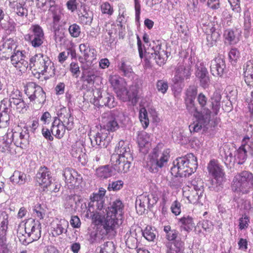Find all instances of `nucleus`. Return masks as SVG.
<instances>
[{
  "instance_id": "obj_1",
  "label": "nucleus",
  "mask_w": 253,
  "mask_h": 253,
  "mask_svg": "<svg viewBox=\"0 0 253 253\" xmlns=\"http://www.w3.org/2000/svg\"><path fill=\"white\" fill-rule=\"evenodd\" d=\"M29 133L26 127L16 126L10 132H7L0 140V150L4 152L11 142L22 149H26L29 144Z\"/></svg>"
},
{
  "instance_id": "obj_2",
  "label": "nucleus",
  "mask_w": 253,
  "mask_h": 253,
  "mask_svg": "<svg viewBox=\"0 0 253 253\" xmlns=\"http://www.w3.org/2000/svg\"><path fill=\"white\" fill-rule=\"evenodd\" d=\"M57 116L52 123L51 132L56 138L61 139L65 135L66 130H71L73 128L74 118L70 110L64 107L58 111Z\"/></svg>"
},
{
  "instance_id": "obj_3",
  "label": "nucleus",
  "mask_w": 253,
  "mask_h": 253,
  "mask_svg": "<svg viewBox=\"0 0 253 253\" xmlns=\"http://www.w3.org/2000/svg\"><path fill=\"white\" fill-rule=\"evenodd\" d=\"M198 168L197 159L193 154L189 153L179 157L173 162L171 173L176 177L189 176L194 173Z\"/></svg>"
},
{
  "instance_id": "obj_4",
  "label": "nucleus",
  "mask_w": 253,
  "mask_h": 253,
  "mask_svg": "<svg viewBox=\"0 0 253 253\" xmlns=\"http://www.w3.org/2000/svg\"><path fill=\"white\" fill-rule=\"evenodd\" d=\"M29 66L36 74L48 79L55 75V68L53 63L42 53H37L30 58Z\"/></svg>"
},
{
  "instance_id": "obj_5",
  "label": "nucleus",
  "mask_w": 253,
  "mask_h": 253,
  "mask_svg": "<svg viewBox=\"0 0 253 253\" xmlns=\"http://www.w3.org/2000/svg\"><path fill=\"white\" fill-rule=\"evenodd\" d=\"M41 224L35 219L29 218L24 224L20 223L17 228V236L20 242L23 244L26 242V235L31 237L33 241L38 240L41 236Z\"/></svg>"
},
{
  "instance_id": "obj_6",
  "label": "nucleus",
  "mask_w": 253,
  "mask_h": 253,
  "mask_svg": "<svg viewBox=\"0 0 253 253\" xmlns=\"http://www.w3.org/2000/svg\"><path fill=\"white\" fill-rule=\"evenodd\" d=\"M109 82L117 97L124 102L130 101L136 99L137 94L127 89V84L124 79L118 75H110Z\"/></svg>"
},
{
  "instance_id": "obj_7",
  "label": "nucleus",
  "mask_w": 253,
  "mask_h": 253,
  "mask_svg": "<svg viewBox=\"0 0 253 253\" xmlns=\"http://www.w3.org/2000/svg\"><path fill=\"white\" fill-rule=\"evenodd\" d=\"M211 100L212 112H211L210 110H207L205 114L198 113V115H195L197 119L196 121L189 126L191 132H198L201 129L202 127L207 126L211 121V114H212L213 116H215L218 113L220 109V99H218V100L215 99L213 101V99L211 98Z\"/></svg>"
},
{
  "instance_id": "obj_8",
  "label": "nucleus",
  "mask_w": 253,
  "mask_h": 253,
  "mask_svg": "<svg viewBox=\"0 0 253 253\" xmlns=\"http://www.w3.org/2000/svg\"><path fill=\"white\" fill-rule=\"evenodd\" d=\"M231 188L237 193H248L253 189V174L246 170L238 173L233 178Z\"/></svg>"
},
{
  "instance_id": "obj_9",
  "label": "nucleus",
  "mask_w": 253,
  "mask_h": 253,
  "mask_svg": "<svg viewBox=\"0 0 253 253\" xmlns=\"http://www.w3.org/2000/svg\"><path fill=\"white\" fill-rule=\"evenodd\" d=\"M24 91L30 101L38 107H42L45 101V93L42 88L35 83H28L25 86Z\"/></svg>"
},
{
  "instance_id": "obj_10",
  "label": "nucleus",
  "mask_w": 253,
  "mask_h": 253,
  "mask_svg": "<svg viewBox=\"0 0 253 253\" xmlns=\"http://www.w3.org/2000/svg\"><path fill=\"white\" fill-rule=\"evenodd\" d=\"M170 151L169 149H166L163 151L159 150V148L157 146L153 150L152 157L150 162L147 164L150 170L154 171L158 168H162L166 167L170 158Z\"/></svg>"
},
{
  "instance_id": "obj_11",
  "label": "nucleus",
  "mask_w": 253,
  "mask_h": 253,
  "mask_svg": "<svg viewBox=\"0 0 253 253\" xmlns=\"http://www.w3.org/2000/svg\"><path fill=\"white\" fill-rule=\"evenodd\" d=\"M209 174L215 180L219 185L226 180V175L223 167L215 159L211 160L208 164Z\"/></svg>"
},
{
  "instance_id": "obj_12",
  "label": "nucleus",
  "mask_w": 253,
  "mask_h": 253,
  "mask_svg": "<svg viewBox=\"0 0 253 253\" xmlns=\"http://www.w3.org/2000/svg\"><path fill=\"white\" fill-rule=\"evenodd\" d=\"M30 31V34L26 35L25 39L34 48L40 47L43 44L44 39L43 29L39 25L34 24L31 26Z\"/></svg>"
},
{
  "instance_id": "obj_13",
  "label": "nucleus",
  "mask_w": 253,
  "mask_h": 253,
  "mask_svg": "<svg viewBox=\"0 0 253 253\" xmlns=\"http://www.w3.org/2000/svg\"><path fill=\"white\" fill-rule=\"evenodd\" d=\"M191 75V67L184 62H179L175 68V74L172 79L174 84L183 82L184 80L190 78Z\"/></svg>"
},
{
  "instance_id": "obj_14",
  "label": "nucleus",
  "mask_w": 253,
  "mask_h": 253,
  "mask_svg": "<svg viewBox=\"0 0 253 253\" xmlns=\"http://www.w3.org/2000/svg\"><path fill=\"white\" fill-rule=\"evenodd\" d=\"M111 162L115 170L118 172L126 173L129 170L132 161H129L126 158L112 155Z\"/></svg>"
},
{
  "instance_id": "obj_15",
  "label": "nucleus",
  "mask_w": 253,
  "mask_h": 253,
  "mask_svg": "<svg viewBox=\"0 0 253 253\" xmlns=\"http://www.w3.org/2000/svg\"><path fill=\"white\" fill-rule=\"evenodd\" d=\"M121 223L122 222L120 223V218H118V217L111 215L110 213H107L106 216L101 226L103 230L108 235L111 233L116 232V230Z\"/></svg>"
},
{
  "instance_id": "obj_16",
  "label": "nucleus",
  "mask_w": 253,
  "mask_h": 253,
  "mask_svg": "<svg viewBox=\"0 0 253 253\" xmlns=\"http://www.w3.org/2000/svg\"><path fill=\"white\" fill-rule=\"evenodd\" d=\"M36 180L43 191L46 190L52 181L51 173L46 167H41L37 172Z\"/></svg>"
},
{
  "instance_id": "obj_17",
  "label": "nucleus",
  "mask_w": 253,
  "mask_h": 253,
  "mask_svg": "<svg viewBox=\"0 0 253 253\" xmlns=\"http://www.w3.org/2000/svg\"><path fill=\"white\" fill-rule=\"evenodd\" d=\"M226 64L225 60L220 57H215L211 61L210 71L214 77H221L225 73Z\"/></svg>"
},
{
  "instance_id": "obj_18",
  "label": "nucleus",
  "mask_w": 253,
  "mask_h": 253,
  "mask_svg": "<svg viewBox=\"0 0 253 253\" xmlns=\"http://www.w3.org/2000/svg\"><path fill=\"white\" fill-rule=\"evenodd\" d=\"M152 49L155 55V59L156 63L160 66L164 65L168 58V52L162 48L160 41L153 42Z\"/></svg>"
},
{
  "instance_id": "obj_19",
  "label": "nucleus",
  "mask_w": 253,
  "mask_h": 253,
  "mask_svg": "<svg viewBox=\"0 0 253 253\" xmlns=\"http://www.w3.org/2000/svg\"><path fill=\"white\" fill-rule=\"evenodd\" d=\"M103 128L108 132H114L119 127V125L114 115L108 113L104 115L102 119Z\"/></svg>"
},
{
  "instance_id": "obj_20",
  "label": "nucleus",
  "mask_w": 253,
  "mask_h": 253,
  "mask_svg": "<svg viewBox=\"0 0 253 253\" xmlns=\"http://www.w3.org/2000/svg\"><path fill=\"white\" fill-rule=\"evenodd\" d=\"M107 131L105 129L101 128L93 139H91L92 145L94 146L96 145L101 147H106L110 141L108 137L109 132Z\"/></svg>"
},
{
  "instance_id": "obj_21",
  "label": "nucleus",
  "mask_w": 253,
  "mask_h": 253,
  "mask_svg": "<svg viewBox=\"0 0 253 253\" xmlns=\"http://www.w3.org/2000/svg\"><path fill=\"white\" fill-rule=\"evenodd\" d=\"M68 222L66 220H56L51 223L50 233L53 237H57L67 232Z\"/></svg>"
},
{
  "instance_id": "obj_22",
  "label": "nucleus",
  "mask_w": 253,
  "mask_h": 253,
  "mask_svg": "<svg viewBox=\"0 0 253 253\" xmlns=\"http://www.w3.org/2000/svg\"><path fill=\"white\" fill-rule=\"evenodd\" d=\"M115 152L119 157L126 158L127 160L133 161V158L130 151L128 144L123 140H120L115 148Z\"/></svg>"
},
{
  "instance_id": "obj_23",
  "label": "nucleus",
  "mask_w": 253,
  "mask_h": 253,
  "mask_svg": "<svg viewBox=\"0 0 253 253\" xmlns=\"http://www.w3.org/2000/svg\"><path fill=\"white\" fill-rule=\"evenodd\" d=\"M62 175L64 178V180L67 183H72L74 184H79L82 181V177L75 170L66 168L62 170Z\"/></svg>"
},
{
  "instance_id": "obj_24",
  "label": "nucleus",
  "mask_w": 253,
  "mask_h": 253,
  "mask_svg": "<svg viewBox=\"0 0 253 253\" xmlns=\"http://www.w3.org/2000/svg\"><path fill=\"white\" fill-rule=\"evenodd\" d=\"M108 235L102 229L101 226L94 227L93 230L89 233L88 241L91 244L100 243Z\"/></svg>"
},
{
  "instance_id": "obj_25",
  "label": "nucleus",
  "mask_w": 253,
  "mask_h": 253,
  "mask_svg": "<svg viewBox=\"0 0 253 253\" xmlns=\"http://www.w3.org/2000/svg\"><path fill=\"white\" fill-rule=\"evenodd\" d=\"M17 45L13 40H7L0 46V57L8 59L11 55L12 51L16 50Z\"/></svg>"
},
{
  "instance_id": "obj_26",
  "label": "nucleus",
  "mask_w": 253,
  "mask_h": 253,
  "mask_svg": "<svg viewBox=\"0 0 253 253\" xmlns=\"http://www.w3.org/2000/svg\"><path fill=\"white\" fill-rule=\"evenodd\" d=\"M250 142V137L248 135L245 136L242 141L241 146L237 150L235 155L236 159L238 161V164L242 165L245 163L247 158V151L245 147Z\"/></svg>"
},
{
  "instance_id": "obj_27",
  "label": "nucleus",
  "mask_w": 253,
  "mask_h": 253,
  "mask_svg": "<svg viewBox=\"0 0 253 253\" xmlns=\"http://www.w3.org/2000/svg\"><path fill=\"white\" fill-rule=\"evenodd\" d=\"M202 193L203 191L200 189L197 190L195 188L188 187L183 190V195L188 200L189 203L195 204L198 203Z\"/></svg>"
},
{
  "instance_id": "obj_28",
  "label": "nucleus",
  "mask_w": 253,
  "mask_h": 253,
  "mask_svg": "<svg viewBox=\"0 0 253 253\" xmlns=\"http://www.w3.org/2000/svg\"><path fill=\"white\" fill-rule=\"evenodd\" d=\"M85 217L91 219V223L94 225V227L101 226L105 219V211H91L90 209H88L86 212Z\"/></svg>"
},
{
  "instance_id": "obj_29",
  "label": "nucleus",
  "mask_w": 253,
  "mask_h": 253,
  "mask_svg": "<svg viewBox=\"0 0 253 253\" xmlns=\"http://www.w3.org/2000/svg\"><path fill=\"white\" fill-rule=\"evenodd\" d=\"M137 143L143 153H147L151 146L150 136L146 132L140 133L137 137Z\"/></svg>"
},
{
  "instance_id": "obj_30",
  "label": "nucleus",
  "mask_w": 253,
  "mask_h": 253,
  "mask_svg": "<svg viewBox=\"0 0 253 253\" xmlns=\"http://www.w3.org/2000/svg\"><path fill=\"white\" fill-rule=\"evenodd\" d=\"M30 177L24 172L16 170L10 177V180L14 185L22 186L28 182Z\"/></svg>"
},
{
  "instance_id": "obj_31",
  "label": "nucleus",
  "mask_w": 253,
  "mask_h": 253,
  "mask_svg": "<svg viewBox=\"0 0 253 253\" xmlns=\"http://www.w3.org/2000/svg\"><path fill=\"white\" fill-rule=\"evenodd\" d=\"M124 207V206L122 202L120 200L117 199L112 203L110 208H108V211L107 213H110L111 215L118 217V218H120V217L121 218L123 215Z\"/></svg>"
},
{
  "instance_id": "obj_32",
  "label": "nucleus",
  "mask_w": 253,
  "mask_h": 253,
  "mask_svg": "<svg viewBox=\"0 0 253 253\" xmlns=\"http://www.w3.org/2000/svg\"><path fill=\"white\" fill-rule=\"evenodd\" d=\"M167 253H182L184 250V243L181 240H175L166 244Z\"/></svg>"
},
{
  "instance_id": "obj_33",
  "label": "nucleus",
  "mask_w": 253,
  "mask_h": 253,
  "mask_svg": "<svg viewBox=\"0 0 253 253\" xmlns=\"http://www.w3.org/2000/svg\"><path fill=\"white\" fill-rule=\"evenodd\" d=\"M244 77L248 85H253V61H248L244 66Z\"/></svg>"
},
{
  "instance_id": "obj_34",
  "label": "nucleus",
  "mask_w": 253,
  "mask_h": 253,
  "mask_svg": "<svg viewBox=\"0 0 253 253\" xmlns=\"http://www.w3.org/2000/svg\"><path fill=\"white\" fill-rule=\"evenodd\" d=\"M108 93H105L103 95L100 89H97L94 95V98L90 100V102L97 107L104 106L107 97Z\"/></svg>"
},
{
  "instance_id": "obj_35",
  "label": "nucleus",
  "mask_w": 253,
  "mask_h": 253,
  "mask_svg": "<svg viewBox=\"0 0 253 253\" xmlns=\"http://www.w3.org/2000/svg\"><path fill=\"white\" fill-rule=\"evenodd\" d=\"M136 234H135V236H133V231L130 229L128 231L126 232L125 236V239H126V246L129 249H135L137 247V239L136 237Z\"/></svg>"
},
{
  "instance_id": "obj_36",
  "label": "nucleus",
  "mask_w": 253,
  "mask_h": 253,
  "mask_svg": "<svg viewBox=\"0 0 253 253\" xmlns=\"http://www.w3.org/2000/svg\"><path fill=\"white\" fill-rule=\"evenodd\" d=\"M112 170L109 165L101 166L96 169L95 174L98 177L107 178L112 175Z\"/></svg>"
},
{
  "instance_id": "obj_37",
  "label": "nucleus",
  "mask_w": 253,
  "mask_h": 253,
  "mask_svg": "<svg viewBox=\"0 0 253 253\" xmlns=\"http://www.w3.org/2000/svg\"><path fill=\"white\" fill-rule=\"evenodd\" d=\"M51 13L52 18V27L53 29L56 31L59 30L60 22L62 18L61 12L58 9H55L51 10Z\"/></svg>"
},
{
  "instance_id": "obj_38",
  "label": "nucleus",
  "mask_w": 253,
  "mask_h": 253,
  "mask_svg": "<svg viewBox=\"0 0 253 253\" xmlns=\"http://www.w3.org/2000/svg\"><path fill=\"white\" fill-rule=\"evenodd\" d=\"M179 222L181 224L183 229L186 231L191 230L194 225L193 219L189 215L180 218Z\"/></svg>"
},
{
  "instance_id": "obj_39",
  "label": "nucleus",
  "mask_w": 253,
  "mask_h": 253,
  "mask_svg": "<svg viewBox=\"0 0 253 253\" xmlns=\"http://www.w3.org/2000/svg\"><path fill=\"white\" fill-rule=\"evenodd\" d=\"M164 231L166 233V238L168 241H175L178 234L177 230L172 229L170 225H167L164 227Z\"/></svg>"
},
{
  "instance_id": "obj_40",
  "label": "nucleus",
  "mask_w": 253,
  "mask_h": 253,
  "mask_svg": "<svg viewBox=\"0 0 253 253\" xmlns=\"http://www.w3.org/2000/svg\"><path fill=\"white\" fill-rule=\"evenodd\" d=\"M99 77L97 71H89L87 72L86 75L82 77V80L84 82H86L89 84H93L95 79Z\"/></svg>"
},
{
  "instance_id": "obj_41",
  "label": "nucleus",
  "mask_w": 253,
  "mask_h": 253,
  "mask_svg": "<svg viewBox=\"0 0 253 253\" xmlns=\"http://www.w3.org/2000/svg\"><path fill=\"white\" fill-rule=\"evenodd\" d=\"M139 118L144 128H147L149 125L148 113L145 108H141L139 110Z\"/></svg>"
},
{
  "instance_id": "obj_42",
  "label": "nucleus",
  "mask_w": 253,
  "mask_h": 253,
  "mask_svg": "<svg viewBox=\"0 0 253 253\" xmlns=\"http://www.w3.org/2000/svg\"><path fill=\"white\" fill-rule=\"evenodd\" d=\"M223 36L229 44H235L237 42V39L233 30L227 29L224 32Z\"/></svg>"
},
{
  "instance_id": "obj_43",
  "label": "nucleus",
  "mask_w": 253,
  "mask_h": 253,
  "mask_svg": "<svg viewBox=\"0 0 253 253\" xmlns=\"http://www.w3.org/2000/svg\"><path fill=\"white\" fill-rule=\"evenodd\" d=\"M154 231V230L151 226H147L142 231V235L147 241H153L156 237Z\"/></svg>"
},
{
  "instance_id": "obj_44",
  "label": "nucleus",
  "mask_w": 253,
  "mask_h": 253,
  "mask_svg": "<svg viewBox=\"0 0 253 253\" xmlns=\"http://www.w3.org/2000/svg\"><path fill=\"white\" fill-rule=\"evenodd\" d=\"M250 217L246 214H242L239 219V228L240 230L247 229L249 226Z\"/></svg>"
},
{
  "instance_id": "obj_45",
  "label": "nucleus",
  "mask_w": 253,
  "mask_h": 253,
  "mask_svg": "<svg viewBox=\"0 0 253 253\" xmlns=\"http://www.w3.org/2000/svg\"><path fill=\"white\" fill-rule=\"evenodd\" d=\"M82 153V147L81 142L77 141L72 146L71 154L73 157L79 158Z\"/></svg>"
},
{
  "instance_id": "obj_46",
  "label": "nucleus",
  "mask_w": 253,
  "mask_h": 253,
  "mask_svg": "<svg viewBox=\"0 0 253 253\" xmlns=\"http://www.w3.org/2000/svg\"><path fill=\"white\" fill-rule=\"evenodd\" d=\"M26 3H22L21 4L17 3L15 5H10L9 4V6L12 9H14L16 14L20 16H23L25 15H27V9L24 7Z\"/></svg>"
},
{
  "instance_id": "obj_47",
  "label": "nucleus",
  "mask_w": 253,
  "mask_h": 253,
  "mask_svg": "<svg viewBox=\"0 0 253 253\" xmlns=\"http://www.w3.org/2000/svg\"><path fill=\"white\" fill-rule=\"evenodd\" d=\"M70 35L74 38L80 36L81 33V27L76 23H74L69 26L68 28Z\"/></svg>"
},
{
  "instance_id": "obj_48",
  "label": "nucleus",
  "mask_w": 253,
  "mask_h": 253,
  "mask_svg": "<svg viewBox=\"0 0 253 253\" xmlns=\"http://www.w3.org/2000/svg\"><path fill=\"white\" fill-rule=\"evenodd\" d=\"M115 246L113 242L107 241L101 247L100 253H114Z\"/></svg>"
},
{
  "instance_id": "obj_49",
  "label": "nucleus",
  "mask_w": 253,
  "mask_h": 253,
  "mask_svg": "<svg viewBox=\"0 0 253 253\" xmlns=\"http://www.w3.org/2000/svg\"><path fill=\"white\" fill-rule=\"evenodd\" d=\"M7 217L5 218L0 212V234L1 236L5 235L8 228Z\"/></svg>"
},
{
  "instance_id": "obj_50",
  "label": "nucleus",
  "mask_w": 253,
  "mask_h": 253,
  "mask_svg": "<svg viewBox=\"0 0 253 253\" xmlns=\"http://www.w3.org/2000/svg\"><path fill=\"white\" fill-rule=\"evenodd\" d=\"M11 64L14 65L20 60L24 58L23 52L20 50H14L13 53L10 56Z\"/></svg>"
},
{
  "instance_id": "obj_51",
  "label": "nucleus",
  "mask_w": 253,
  "mask_h": 253,
  "mask_svg": "<svg viewBox=\"0 0 253 253\" xmlns=\"http://www.w3.org/2000/svg\"><path fill=\"white\" fill-rule=\"evenodd\" d=\"M197 101L202 109V111L200 113L205 114L206 111L208 110L206 109L205 108L208 102V98L203 93H200L198 96Z\"/></svg>"
},
{
  "instance_id": "obj_52",
  "label": "nucleus",
  "mask_w": 253,
  "mask_h": 253,
  "mask_svg": "<svg viewBox=\"0 0 253 253\" xmlns=\"http://www.w3.org/2000/svg\"><path fill=\"white\" fill-rule=\"evenodd\" d=\"M209 26L210 27V31L209 32L210 33H208L207 39L208 41L211 40V44H213L216 42V41L219 38V35L218 33L215 32V29L212 25H211V26Z\"/></svg>"
},
{
  "instance_id": "obj_53",
  "label": "nucleus",
  "mask_w": 253,
  "mask_h": 253,
  "mask_svg": "<svg viewBox=\"0 0 253 253\" xmlns=\"http://www.w3.org/2000/svg\"><path fill=\"white\" fill-rule=\"evenodd\" d=\"M197 94V87L194 85H190L186 91L185 99L195 100Z\"/></svg>"
},
{
  "instance_id": "obj_54",
  "label": "nucleus",
  "mask_w": 253,
  "mask_h": 253,
  "mask_svg": "<svg viewBox=\"0 0 253 253\" xmlns=\"http://www.w3.org/2000/svg\"><path fill=\"white\" fill-rule=\"evenodd\" d=\"M168 82L163 80H159L157 82L156 88L159 92L163 94L167 92L168 89Z\"/></svg>"
},
{
  "instance_id": "obj_55",
  "label": "nucleus",
  "mask_w": 253,
  "mask_h": 253,
  "mask_svg": "<svg viewBox=\"0 0 253 253\" xmlns=\"http://www.w3.org/2000/svg\"><path fill=\"white\" fill-rule=\"evenodd\" d=\"M97 52L95 48H91L88 50L85 55H84V58L86 62L92 63L96 59Z\"/></svg>"
},
{
  "instance_id": "obj_56",
  "label": "nucleus",
  "mask_w": 253,
  "mask_h": 253,
  "mask_svg": "<svg viewBox=\"0 0 253 253\" xmlns=\"http://www.w3.org/2000/svg\"><path fill=\"white\" fill-rule=\"evenodd\" d=\"M101 11L104 14L111 16L114 12L113 6L108 2H104L101 5Z\"/></svg>"
},
{
  "instance_id": "obj_57",
  "label": "nucleus",
  "mask_w": 253,
  "mask_h": 253,
  "mask_svg": "<svg viewBox=\"0 0 253 253\" xmlns=\"http://www.w3.org/2000/svg\"><path fill=\"white\" fill-rule=\"evenodd\" d=\"M120 70L123 72L125 76H129L132 73V69L131 66L124 61H122L119 67Z\"/></svg>"
},
{
  "instance_id": "obj_58",
  "label": "nucleus",
  "mask_w": 253,
  "mask_h": 253,
  "mask_svg": "<svg viewBox=\"0 0 253 253\" xmlns=\"http://www.w3.org/2000/svg\"><path fill=\"white\" fill-rule=\"evenodd\" d=\"M34 213L36 216L40 219L43 218L45 215V211L42 205L40 204H36L34 209Z\"/></svg>"
},
{
  "instance_id": "obj_59",
  "label": "nucleus",
  "mask_w": 253,
  "mask_h": 253,
  "mask_svg": "<svg viewBox=\"0 0 253 253\" xmlns=\"http://www.w3.org/2000/svg\"><path fill=\"white\" fill-rule=\"evenodd\" d=\"M147 196L149 203V207L152 208L158 201V194L156 191H155L147 194Z\"/></svg>"
},
{
  "instance_id": "obj_60",
  "label": "nucleus",
  "mask_w": 253,
  "mask_h": 253,
  "mask_svg": "<svg viewBox=\"0 0 253 253\" xmlns=\"http://www.w3.org/2000/svg\"><path fill=\"white\" fill-rule=\"evenodd\" d=\"M28 65H29V63H28V62L24 58L22 60H20L19 62H17L13 66L20 72H23L27 70Z\"/></svg>"
},
{
  "instance_id": "obj_61",
  "label": "nucleus",
  "mask_w": 253,
  "mask_h": 253,
  "mask_svg": "<svg viewBox=\"0 0 253 253\" xmlns=\"http://www.w3.org/2000/svg\"><path fill=\"white\" fill-rule=\"evenodd\" d=\"M124 182L122 180H117L110 183L108 186L109 191H117L120 190L123 186Z\"/></svg>"
},
{
  "instance_id": "obj_62",
  "label": "nucleus",
  "mask_w": 253,
  "mask_h": 253,
  "mask_svg": "<svg viewBox=\"0 0 253 253\" xmlns=\"http://www.w3.org/2000/svg\"><path fill=\"white\" fill-rule=\"evenodd\" d=\"M181 204L178 201H174L170 207L171 212L175 215L180 214L181 211Z\"/></svg>"
},
{
  "instance_id": "obj_63",
  "label": "nucleus",
  "mask_w": 253,
  "mask_h": 253,
  "mask_svg": "<svg viewBox=\"0 0 253 253\" xmlns=\"http://www.w3.org/2000/svg\"><path fill=\"white\" fill-rule=\"evenodd\" d=\"M230 4L232 10L236 13H240L241 8L240 6V0H228Z\"/></svg>"
},
{
  "instance_id": "obj_64",
  "label": "nucleus",
  "mask_w": 253,
  "mask_h": 253,
  "mask_svg": "<svg viewBox=\"0 0 253 253\" xmlns=\"http://www.w3.org/2000/svg\"><path fill=\"white\" fill-rule=\"evenodd\" d=\"M228 56L231 61L236 62L240 57V52L236 48H233L229 51Z\"/></svg>"
}]
</instances>
